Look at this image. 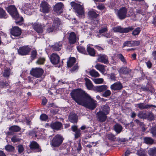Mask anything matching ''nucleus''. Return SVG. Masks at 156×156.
I'll return each instance as SVG.
<instances>
[{
    "label": "nucleus",
    "instance_id": "c756f323",
    "mask_svg": "<svg viewBox=\"0 0 156 156\" xmlns=\"http://www.w3.org/2000/svg\"><path fill=\"white\" fill-rule=\"evenodd\" d=\"M87 49L88 55L91 56H94L95 51L94 49L90 47V46H87Z\"/></svg>",
    "mask_w": 156,
    "mask_h": 156
},
{
    "label": "nucleus",
    "instance_id": "6e6552de",
    "mask_svg": "<svg viewBox=\"0 0 156 156\" xmlns=\"http://www.w3.org/2000/svg\"><path fill=\"white\" fill-rule=\"evenodd\" d=\"M43 70L40 68H33L30 71V74L33 76L38 78L41 77L44 73Z\"/></svg>",
    "mask_w": 156,
    "mask_h": 156
},
{
    "label": "nucleus",
    "instance_id": "72a5a7b5",
    "mask_svg": "<svg viewBox=\"0 0 156 156\" xmlns=\"http://www.w3.org/2000/svg\"><path fill=\"white\" fill-rule=\"evenodd\" d=\"M88 16L92 18H94L97 17L99 16V15L96 13L94 10L90 11L88 13Z\"/></svg>",
    "mask_w": 156,
    "mask_h": 156
},
{
    "label": "nucleus",
    "instance_id": "a211bd4d",
    "mask_svg": "<svg viewBox=\"0 0 156 156\" xmlns=\"http://www.w3.org/2000/svg\"><path fill=\"white\" fill-rule=\"evenodd\" d=\"M97 61L99 62L103 63L105 64L108 63V57L105 55L100 54L98 56Z\"/></svg>",
    "mask_w": 156,
    "mask_h": 156
},
{
    "label": "nucleus",
    "instance_id": "7c9ffc66",
    "mask_svg": "<svg viewBox=\"0 0 156 156\" xmlns=\"http://www.w3.org/2000/svg\"><path fill=\"white\" fill-rule=\"evenodd\" d=\"M86 81V85L87 88L89 90L93 88V85L90 80L87 78L85 79Z\"/></svg>",
    "mask_w": 156,
    "mask_h": 156
},
{
    "label": "nucleus",
    "instance_id": "6e6d98bb",
    "mask_svg": "<svg viewBox=\"0 0 156 156\" xmlns=\"http://www.w3.org/2000/svg\"><path fill=\"white\" fill-rule=\"evenodd\" d=\"M11 140L12 142L13 143H16L19 141L20 140L16 136H13L11 138Z\"/></svg>",
    "mask_w": 156,
    "mask_h": 156
},
{
    "label": "nucleus",
    "instance_id": "774afa93",
    "mask_svg": "<svg viewBox=\"0 0 156 156\" xmlns=\"http://www.w3.org/2000/svg\"><path fill=\"white\" fill-rule=\"evenodd\" d=\"M152 55L153 57V59L156 60V50L152 52Z\"/></svg>",
    "mask_w": 156,
    "mask_h": 156
},
{
    "label": "nucleus",
    "instance_id": "2f4dec72",
    "mask_svg": "<svg viewBox=\"0 0 156 156\" xmlns=\"http://www.w3.org/2000/svg\"><path fill=\"white\" fill-rule=\"evenodd\" d=\"M136 154L139 156H148L145 150L142 149L137 150Z\"/></svg>",
    "mask_w": 156,
    "mask_h": 156
},
{
    "label": "nucleus",
    "instance_id": "f03ea898",
    "mask_svg": "<svg viewBox=\"0 0 156 156\" xmlns=\"http://www.w3.org/2000/svg\"><path fill=\"white\" fill-rule=\"evenodd\" d=\"M87 93L82 90L76 89L72 91L70 93L71 97L78 104L80 105Z\"/></svg>",
    "mask_w": 156,
    "mask_h": 156
},
{
    "label": "nucleus",
    "instance_id": "0e129e2a",
    "mask_svg": "<svg viewBox=\"0 0 156 156\" xmlns=\"http://www.w3.org/2000/svg\"><path fill=\"white\" fill-rule=\"evenodd\" d=\"M133 47L134 46H137L140 44V43L139 41H132Z\"/></svg>",
    "mask_w": 156,
    "mask_h": 156
},
{
    "label": "nucleus",
    "instance_id": "8fccbe9b",
    "mask_svg": "<svg viewBox=\"0 0 156 156\" xmlns=\"http://www.w3.org/2000/svg\"><path fill=\"white\" fill-rule=\"evenodd\" d=\"M48 118V116L44 114H41L40 116V119L43 121H46Z\"/></svg>",
    "mask_w": 156,
    "mask_h": 156
},
{
    "label": "nucleus",
    "instance_id": "1a4fd4ad",
    "mask_svg": "<svg viewBox=\"0 0 156 156\" xmlns=\"http://www.w3.org/2000/svg\"><path fill=\"white\" fill-rule=\"evenodd\" d=\"M30 50L31 48L28 46L26 45L20 47L17 51L19 55L24 56L28 55Z\"/></svg>",
    "mask_w": 156,
    "mask_h": 156
},
{
    "label": "nucleus",
    "instance_id": "864d4df0",
    "mask_svg": "<svg viewBox=\"0 0 156 156\" xmlns=\"http://www.w3.org/2000/svg\"><path fill=\"white\" fill-rule=\"evenodd\" d=\"M138 107L140 109H145V104L143 103H140L136 105V107Z\"/></svg>",
    "mask_w": 156,
    "mask_h": 156
},
{
    "label": "nucleus",
    "instance_id": "4be33fe9",
    "mask_svg": "<svg viewBox=\"0 0 156 156\" xmlns=\"http://www.w3.org/2000/svg\"><path fill=\"white\" fill-rule=\"evenodd\" d=\"M30 148L31 149H37V152H39L41 151V149L40 148V147L38 144L35 141L30 142L29 145Z\"/></svg>",
    "mask_w": 156,
    "mask_h": 156
},
{
    "label": "nucleus",
    "instance_id": "412c9836",
    "mask_svg": "<svg viewBox=\"0 0 156 156\" xmlns=\"http://www.w3.org/2000/svg\"><path fill=\"white\" fill-rule=\"evenodd\" d=\"M63 8V5L61 3H58L54 7V9L55 11L58 14H60L62 12V9Z\"/></svg>",
    "mask_w": 156,
    "mask_h": 156
},
{
    "label": "nucleus",
    "instance_id": "2eb2a0df",
    "mask_svg": "<svg viewBox=\"0 0 156 156\" xmlns=\"http://www.w3.org/2000/svg\"><path fill=\"white\" fill-rule=\"evenodd\" d=\"M123 88V86L120 82H117L112 84L110 86L111 90L114 91H119L122 90Z\"/></svg>",
    "mask_w": 156,
    "mask_h": 156
},
{
    "label": "nucleus",
    "instance_id": "e433bc0d",
    "mask_svg": "<svg viewBox=\"0 0 156 156\" xmlns=\"http://www.w3.org/2000/svg\"><path fill=\"white\" fill-rule=\"evenodd\" d=\"M76 59L75 58L71 57L67 62V65L69 67H72L75 63Z\"/></svg>",
    "mask_w": 156,
    "mask_h": 156
},
{
    "label": "nucleus",
    "instance_id": "0eeeda50",
    "mask_svg": "<svg viewBox=\"0 0 156 156\" xmlns=\"http://www.w3.org/2000/svg\"><path fill=\"white\" fill-rule=\"evenodd\" d=\"M50 5L46 1L41 2L40 4V11L43 13H48L51 10Z\"/></svg>",
    "mask_w": 156,
    "mask_h": 156
},
{
    "label": "nucleus",
    "instance_id": "c85d7f7f",
    "mask_svg": "<svg viewBox=\"0 0 156 156\" xmlns=\"http://www.w3.org/2000/svg\"><path fill=\"white\" fill-rule=\"evenodd\" d=\"M144 142L147 144L151 145L154 142V140L150 137H146L144 138Z\"/></svg>",
    "mask_w": 156,
    "mask_h": 156
},
{
    "label": "nucleus",
    "instance_id": "6ab92c4d",
    "mask_svg": "<svg viewBox=\"0 0 156 156\" xmlns=\"http://www.w3.org/2000/svg\"><path fill=\"white\" fill-rule=\"evenodd\" d=\"M97 117L98 120L101 122H105L107 118L106 114L102 113L100 111L97 113Z\"/></svg>",
    "mask_w": 156,
    "mask_h": 156
},
{
    "label": "nucleus",
    "instance_id": "c9c22d12",
    "mask_svg": "<svg viewBox=\"0 0 156 156\" xmlns=\"http://www.w3.org/2000/svg\"><path fill=\"white\" fill-rule=\"evenodd\" d=\"M114 128L117 133H119L122 131V127L120 125L116 124L114 125Z\"/></svg>",
    "mask_w": 156,
    "mask_h": 156
},
{
    "label": "nucleus",
    "instance_id": "58836bf2",
    "mask_svg": "<svg viewBox=\"0 0 156 156\" xmlns=\"http://www.w3.org/2000/svg\"><path fill=\"white\" fill-rule=\"evenodd\" d=\"M147 113L144 112L142 111H139L138 113L137 116L140 119H147Z\"/></svg>",
    "mask_w": 156,
    "mask_h": 156
},
{
    "label": "nucleus",
    "instance_id": "20e7f679",
    "mask_svg": "<svg viewBox=\"0 0 156 156\" xmlns=\"http://www.w3.org/2000/svg\"><path fill=\"white\" fill-rule=\"evenodd\" d=\"M6 10L12 18L16 20L20 19V20L18 21H16L17 25H21L20 22L23 20V18L22 17H19V15L16 8L14 5H10L6 8Z\"/></svg>",
    "mask_w": 156,
    "mask_h": 156
},
{
    "label": "nucleus",
    "instance_id": "423d86ee",
    "mask_svg": "<svg viewBox=\"0 0 156 156\" xmlns=\"http://www.w3.org/2000/svg\"><path fill=\"white\" fill-rule=\"evenodd\" d=\"M70 5L75 10V12L79 16L81 17L84 16V8L83 5L76 3L74 2H71Z\"/></svg>",
    "mask_w": 156,
    "mask_h": 156
},
{
    "label": "nucleus",
    "instance_id": "39448f33",
    "mask_svg": "<svg viewBox=\"0 0 156 156\" xmlns=\"http://www.w3.org/2000/svg\"><path fill=\"white\" fill-rule=\"evenodd\" d=\"M64 139L60 134H56L51 140L50 144L53 147H58L61 145Z\"/></svg>",
    "mask_w": 156,
    "mask_h": 156
},
{
    "label": "nucleus",
    "instance_id": "de8ad7c7",
    "mask_svg": "<svg viewBox=\"0 0 156 156\" xmlns=\"http://www.w3.org/2000/svg\"><path fill=\"white\" fill-rule=\"evenodd\" d=\"M45 60V58H39L36 63L39 65H42L44 64Z\"/></svg>",
    "mask_w": 156,
    "mask_h": 156
},
{
    "label": "nucleus",
    "instance_id": "ddd939ff",
    "mask_svg": "<svg viewBox=\"0 0 156 156\" xmlns=\"http://www.w3.org/2000/svg\"><path fill=\"white\" fill-rule=\"evenodd\" d=\"M50 126L52 129L56 131L61 130L63 127L62 123L58 121L51 123Z\"/></svg>",
    "mask_w": 156,
    "mask_h": 156
},
{
    "label": "nucleus",
    "instance_id": "4c0bfd02",
    "mask_svg": "<svg viewBox=\"0 0 156 156\" xmlns=\"http://www.w3.org/2000/svg\"><path fill=\"white\" fill-rule=\"evenodd\" d=\"M90 75L92 77H96L100 76L98 73L94 69H92L89 71Z\"/></svg>",
    "mask_w": 156,
    "mask_h": 156
},
{
    "label": "nucleus",
    "instance_id": "cd10ccee",
    "mask_svg": "<svg viewBox=\"0 0 156 156\" xmlns=\"http://www.w3.org/2000/svg\"><path fill=\"white\" fill-rule=\"evenodd\" d=\"M95 68L99 70L102 73H104L105 71V66H104L99 64H98L95 66Z\"/></svg>",
    "mask_w": 156,
    "mask_h": 156
},
{
    "label": "nucleus",
    "instance_id": "3c124183",
    "mask_svg": "<svg viewBox=\"0 0 156 156\" xmlns=\"http://www.w3.org/2000/svg\"><path fill=\"white\" fill-rule=\"evenodd\" d=\"M104 81V80L102 78H97L94 79V82L96 84H101Z\"/></svg>",
    "mask_w": 156,
    "mask_h": 156
},
{
    "label": "nucleus",
    "instance_id": "9d476101",
    "mask_svg": "<svg viewBox=\"0 0 156 156\" xmlns=\"http://www.w3.org/2000/svg\"><path fill=\"white\" fill-rule=\"evenodd\" d=\"M32 27L38 34H41L43 33L45 26L41 23H34L32 25Z\"/></svg>",
    "mask_w": 156,
    "mask_h": 156
},
{
    "label": "nucleus",
    "instance_id": "dca6fc26",
    "mask_svg": "<svg viewBox=\"0 0 156 156\" xmlns=\"http://www.w3.org/2000/svg\"><path fill=\"white\" fill-rule=\"evenodd\" d=\"M10 33L11 34L16 37L20 36L21 34V30L18 27L15 26L12 27L11 29Z\"/></svg>",
    "mask_w": 156,
    "mask_h": 156
},
{
    "label": "nucleus",
    "instance_id": "c03bdc74",
    "mask_svg": "<svg viewBox=\"0 0 156 156\" xmlns=\"http://www.w3.org/2000/svg\"><path fill=\"white\" fill-rule=\"evenodd\" d=\"M147 119L148 120L151 121L154 119V115L152 112H149L147 114Z\"/></svg>",
    "mask_w": 156,
    "mask_h": 156
},
{
    "label": "nucleus",
    "instance_id": "a18cd8bd",
    "mask_svg": "<svg viewBox=\"0 0 156 156\" xmlns=\"http://www.w3.org/2000/svg\"><path fill=\"white\" fill-rule=\"evenodd\" d=\"M102 94L103 96L105 98L110 96L111 94V91L109 90H106Z\"/></svg>",
    "mask_w": 156,
    "mask_h": 156
},
{
    "label": "nucleus",
    "instance_id": "aec40b11",
    "mask_svg": "<svg viewBox=\"0 0 156 156\" xmlns=\"http://www.w3.org/2000/svg\"><path fill=\"white\" fill-rule=\"evenodd\" d=\"M68 40L69 43L70 44H73L76 42L77 38L74 32H72L69 33Z\"/></svg>",
    "mask_w": 156,
    "mask_h": 156
},
{
    "label": "nucleus",
    "instance_id": "bb28decb",
    "mask_svg": "<svg viewBox=\"0 0 156 156\" xmlns=\"http://www.w3.org/2000/svg\"><path fill=\"white\" fill-rule=\"evenodd\" d=\"M120 75L121 74H126L129 73L130 70L127 68H121L118 70Z\"/></svg>",
    "mask_w": 156,
    "mask_h": 156
},
{
    "label": "nucleus",
    "instance_id": "37998d69",
    "mask_svg": "<svg viewBox=\"0 0 156 156\" xmlns=\"http://www.w3.org/2000/svg\"><path fill=\"white\" fill-rule=\"evenodd\" d=\"M5 149L7 151L11 152L14 150V148L13 146L9 144L5 147Z\"/></svg>",
    "mask_w": 156,
    "mask_h": 156
},
{
    "label": "nucleus",
    "instance_id": "79ce46f5",
    "mask_svg": "<svg viewBox=\"0 0 156 156\" xmlns=\"http://www.w3.org/2000/svg\"><path fill=\"white\" fill-rule=\"evenodd\" d=\"M37 54V51L35 50H33L31 52L30 58L31 59L34 60L35 59Z\"/></svg>",
    "mask_w": 156,
    "mask_h": 156
},
{
    "label": "nucleus",
    "instance_id": "473e14b6",
    "mask_svg": "<svg viewBox=\"0 0 156 156\" xmlns=\"http://www.w3.org/2000/svg\"><path fill=\"white\" fill-rule=\"evenodd\" d=\"M148 153L150 156H156V147H154L150 148L148 150Z\"/></svg>",
    "mask_w": 156,
    "mask_h": 156
},
{
    "label": "nucleus",
    "instance_id": "09e8293b",
    "mask_svg": "<svg viewBox=\"0 0 156 156\" xmlns=\"http://www.w3.org/2000/svg\"><path fill=\"white\" fill-rule=\"evenodd\" d=\"M151 133L152 134L153 137H156V125L152 128Z\"/></svg>",
    "mask_w": 156,
    "mask_h": 156
},
{
    "label": "nucleus",
    "instance_id": "338daca9",
    "mask_svg": "<svg viewBox=\"0 0 156 156\" xmlns=\"http://www.w3.org/2000/svg\"><path fill=\"white\" fill-rule=\"evenodd\" d=\"M82 149V147L81 144L80 142L78 143V146L77 148V151L79 152Z\"/></svg>",
    "mask_w": 156,
    "mask_h": 156
},
{
    "label": "nucleus",
    "instance_id": "5fc2aeb1",
    "mask_svg": "<svg viewBox=\"0 0 156 156\" xmlns=\"http://www.w3.org/2000/svg\"><path fill=\"white\" fill-rule=\"evenodd\" d=\"M133 47L132 41H126L123 44V47Z\"/></svg>",
    "mask_w": 156,
    "mask_h": 156
},
{
    "label": "nucleus",
    "instance_id": "7ed1b4c3",
    "mask_svg": "<svg viewBox=\"0 0 156 156\" xmlns=\"http://www.w3.org/2000/svg\"><path fill=\"white\" fill-rule=\"evenodd\" d=\"M53 23H49L51 21L47 23L48 28L47 29V32L48 33L55 31L58 29L59 25L61 23L59 19L58 18H54L51 19Z\"/></svg>",
    "mask_w": 156,
    "mask_h": 156
},
{
    "label": "nucleus",
    "instance_id": "4468645a",
    "mask_svg": "<svg viewBox=\"0 0 156 156\" xmlns=\"http://www.w3.org/2000/svg\"><path fill=\"white\" fill-rule=\"evenodd\" d=\"M60 57L57 54L53 53L50 55V59L51 63L54 65L57 64L59 62Z\"/></svg>",
    "mask_w": 156,
    "mask_h": 156
},
{
    "label": "nucleus",
    "instance_id": "f257e3e1",
    "mask_svg": "<svg viewBox=\"0 0 156 156\" xmlns=\"http://www.w3.org/2000/svg\"><path fill=\"white\" fill-rule=\"evenodd\" d=\"M80 105L92 110L97 107L98 103L97 101L92 98L87 94Z\"/></svg>",
    "mask_w": 156,
    "mask_h": 156
},
{
    "label": "nucleus",
    "instance_id": "f704fd0d",
    "mask_svg": "<svg viewBox=\"0 0 156 156\" xmlns=\"http://www.w3.org/2000/svg\"><path fill=\"white\" fill-rule=\"evenodd\" d=\"M62 43L61 42L56 43L53 46V49L56 51H59L61 49L62 47Z\"/></svg>",
    "mask_w": 156,
    "mask_h": 156
},
{
    "label": "nucleus",
    "instance_id": "052dcab7",
    "mask_svg": "<svg viewBox=\"0 0 156 156\" xmlns=\"http://www.w3.org/2000/svg\"><path fill=\"white\" fill-rule=\"evenodd\" d=\"M107 31L108 29H107V27H106L101 28L99 30V31L100 34H102L107 32Z\"/></svg>",
    "mask_w": 156,
    "mask_h": 156
},
{
    "label": "nucleus",
    "instance_id": "bf43d9fd",
    "mask_svg": "<svg viewBox=\"0 0 156 156\" xmlns=\"http://www.w3.org/2000/svg\"><path fill=\"white\" fill-rule=\"evenodd\" d=\"M118 56L119 58L124 63H126V60L125 59L124 56H123V55L121 54H120L118 55Z\"/></svg>",
    "mask_w": 156,
    "mask_h": 156
},
{
    "label": "nucleus",
    "instance_id": "f3484780",
    "mask_svg": "<svg viewBox=\"0 0 156 156\" xmlns=\"http://www.w3.org/2000/svg\"><path fill=\"white\" fill-rule=\"evenodd\" d=\"M21 130V128L17 126H12L9 128V131L6 132V134L8 135H10L13 134V133L20 131Z\"/></svg>",
    "mask_w": 156,
    "mask_h": 156
},
{
    "label": "nucleus",
    "instance_id": "13d9d810",
    "mask_svg": "<svg viewBox=\"0 0 156 156\" xmlns=\"http://www.w3.org/2000/svg\"><path fill=\"white\" fill-rule=\"evenodd\" d=\"M8 85V83L7 82H4L2 81L0 82V87L1 88H4Z\"/></svg>",
    "mask_w": 156,
    "mask_h": 156
},
{
    "label": "nucleus",
    "instance_id": "603ef678",
    "mask_svg": "<svg viewBox=\"0 0 156 156\" xmlns=\"http://www.w3.org/2000/svg\"><path fill=\"white\" fill-rule=\"evenodd\" d=\"M75 138L76 139H77L78 137L80 136H81V131L80 129L76 130L75 131Z\"/></svg>",
    "mask_w": 156,
    "mask_h": 156
},
{
    "label": "nucleus",
    "instance_id": "a878e982",
    "mask_svg": "<svg viewBox=\"0 0 156 156\" xmlns=\"http://www.w3.org/2000/svg\"><path fill=\"white\" fill-rule=\"evenodd\" d=\"M107 88L108 87L105 85L97 86L95 88L96 91L99 92H103L107 90Z\"/></svg>",
    "mask_w": 156,
    "mask_h": 156
},
{
    "label": "nucleus",
    "instance_id": "9b49d317",
    "mask_svg": "<svg viewBox=\"0 0 156 156\" xmlns=\"http://www.w3.org/2000/svg\"><path fill=\"white\" fill-rule=\"evenodd\" d=\"M134 28L132 27L123 28L120 26L113 28L112 29L115 32H118L120 33H127L133 30Z\"/></svg>",
    "mask_w": 156,
    "mask_h": 156
},
{
    "label": "nucleus",
    "instance_id": "f8f14e48",
    "mask_svg": "<svg viewBox=\"0 0 156 156\" xmlns=\"http://www.w3.org/2000/svg\"><path fill=\"white\" fill-rule=\"evenodd\" d=\"M127 9L125 7L120 8L117 12L119 18L123 20L126 18L127 16Z\"/></svg>",
    "mask_w": 156,
    "mask_h": 156
},
{
    "label": "nucleus",
    "instance_id": "49530a36",
    "mask_svg": "<svg viewBox=\"0 0 156 156\" xmlns=\"http://www.w3.org/2000/svg\"><path fill=\"white\" fill-rule=\"evenodd\" d=\"M141 31V29L140 27H138L136 28L132 32V34L135 36L138 35Z\"/></svg>",
    "mask_w": 156,
    "mask_h": 156
},
{
    "label": "nucleus",
    "instance_id": "a19ab883",
    "mask_svg": "<svg viewBox=\"0 0 156 156\" xmlns=\"http://www.w3.org/2000/svg\"><path fill=\"white\" fill-rule=\"evenodd\" d=\"M6 13L5 11L2 8H0V18H6Z\"/></svg>",
    "mask_w": 156,
    "mask_h": 156
},
{
    "label": "nucleus",
    "instance_id": "69168bd1",
    "mask_svg": "<svg viewBox=\"0 0 156 156\" xmlns=\"http://www.w3.org/2000/svg\"><path fill=\"white\" fill-rule=\"evenodd\" d=\"M152 107L156 108V105H153L151 104H147L145 105V109H147L149 108H150Z\"/></svg>",
    "mask_w": 156,
    "mask_h": 156
},
{
    "label": "nucleus",
    "instance_id": "393cba45",
    "mask_svg": "<svg viewBox=\"0 0 156 156\" xmlns=\"http://www.w3.org/2000/svg\"><path fill=\"white\" fill-rule=\"evenodd\" d=\"M11 69L9 68H6L5 69L2 73V75L4 77L8 78L10 75L12 74Z\"/></svg>",
    "mask_w": 156,
    "mask_h": 156
},
{
    "label": "nucleus",
    "instance_id": "4d7b16f0",
    "mask_svg": "<svg viewBox=\"0 0 156 156\" xmlns=\"http://www.w3.org/2000/svg\"><path fill=\"white\" fill-rule=\"evenodd\" d=\"M18 151L19 153H22L24 151V148L22 145H19L17 146Z\"/></svg>",
    "mask_w": 156,
    "mask_h": 156
},
{
    "label": "nucleus",
    "instance_id": "5701e85b",
    "mask_svg": "<svg viewBox=\"0 0 156 156\" xmlns=\"http://www.w3.org/2000/svg\"><path fill=\"white\" fill-rule=\"evenodd\" d=\"M110 110V108L108 105H105L101 106L99 111L107 115L109 113Z\"/></svg>",
    "mask_w": 156,
    "mask_h": 156
},
{
    "label": "nucleus",
    "instance_id": "b1692460",
    "mask_svg": "<svg viewBox=\"0 0 156 156\" xmlns=\"http://www.w3.org/2000/svg\"><path fill=\"white\" fill-rule=\"evenodd\" d=\"M69 119L71 122L73 123H76L77 122V116L75 113H71Z\"/></svg>",
    "mask_w": 156,
    "mask_h": 156
},
{
    "label": "nucleus",
    "instance_id": "ea45409f",
    "mask_svg": "<svg viewBox=\"0 0 156 156\" xmlns=\"http://www.w3.org/2000/svg\"><path fill=\"white\" fill-rule=\"evenodd\" d=\"M77 49L79 52L84 54H87L85 49L83 47L79 46L77 47Z\"/></svg>",
    "mask_w": 156,
    "mask_h": 156
},
{
    "label": "nucleus",
    "instance_id": "e2e57ef3",
    "mask_svg": "<svg viewBox=\"0 0 156 156\" xmlns=\"http://www.w3.org/2000/svg\"><path fill=\"white\" fill-rule=\"evenodd\" d=\"M109 77L110 79L112 80H116L115 75L113 73H111L110 74Z\"/></svg>",
    "mask_w": 156,
    "mask_h": 156
},
{
    "label": "nucleus",
    "instance_id": "680f3d73",
    "mask_svg": "<svg viewBox=\"0 0 156 156\" xmlns=\"http://www.w3.org/2000/svg\"><path fill=\"white\" fill-rule=\"evenodd\" d=\"M97 8L99 9L102 10L105 9V6L103 4H99L97 6Z\"/></svg>",
    "mask_w": 156,
    "mask_h": 156
}]
</instances>
